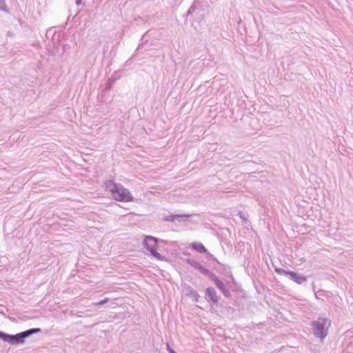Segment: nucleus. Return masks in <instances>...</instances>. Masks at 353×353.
<instances>
[{"instance_id":"obj_2","label":"nucleus","mask_w":353,"mask_h":353,"mask_svg":"<svg viewBox=\"0 0 353 353\" xmlns=\"http://www.w3.org/2000/svg\"><path fill=\"white\" fill-rule=\"evenodd\" d=\"M41 332V330L40 328H32L17 334L12 335L0 331V339L13 345L23 344L25 343V339Z\"/></svg>"},{"instance_id":"obj_17","label":"nucleus","mask_w":353,"mask_h":353,"mask_svg":"<svg viewBox=\"0 0 353 353\" xmlns=\"http://www.w3.org/2000/svg\"><path fill=\"white\" fill-rule=\"evenodd\" d=\"M239 214L240 217H241L242 219H243V220H245V218L244 217V216H243V213H242L241 212H239Z\"/></svg>"},{"instance_id":"obj_16","label":"nucleus","mask_w":353,"mask_h":353,"mask_svg":"<svg viewBox=\"0 0 353 353\" xmlns=\"http://www.w3.org/2000/svg\"><path fill=\"white\" fill-rule=\"evenodd\" d=\"M82 3V0H76V5L80 6Z\"/></svg>"},{"instance_id":"obj_13","label":"nucleus","mask_w":353,"mask_h":353,"mask_svg":"<svg viewBox=\"0 0 353 353\" xmlns=\"http://www.w3.org/2000/svg\"><path fill=\"white\" fill-rule=\"evenodd\" d=\"M108 301H109L108 298H105V299H103L102 301H101L99 302L93 303L92 304L94 305H103V304H105V303H108Z\"/></svg>"},{"instance_id":"obj_9","label":"nucleus","mask_w":353,"mask_h":353,"mask_svg":"<svg viewBox=\"0 0 353 353\" xmlns=\"http://www.w3.org/2000/svg\"><path fill=\"white\" fill-rule=\"evenodd\" d=\"M192 248L196 250L200 253H205L207 252V250L203 246V245L201 243H194L192 244Z\"/></svg>"},{"instance_id":"obj_12","label":"nucleus","mask_w":353,"mask_h":353,"mask_svg":"<svg viewBox=\"0 0 353 353\" xmlns=\"http://www.w3.org/2000/svg\"><path fill=\"white\" fill-rule=\"evenodd\" d=\"M0 10L8 12L6 5L5 3V0H0Z\"/></svg>"},{"instance_id":"obj_14","label":"nucleus","mask_w":353,"mask_h":353,"mask_svg":"<svg viewBox=\"0 0 353 353\" xmlns=\"http://www.w3.org/2000/svg\"><path fill=\"white\" fill-rule=\"evenodd\" d=\"M276 272H278L279 274H283L286 276H288V273L290 272L285 271V270L278 269V268L276 269Z\"/></svg>"},{"instance_id":"obj_15","label":"nucleus","mask_w":353,"mask_h":353,"mask_svg":"<svg viewBox=\"0 0 353 353\" xmlns=\"http://www.w3.org/2000/svg\"><path fill=\"white\" fill-rule=\"evenodd\" d=\"M166 347L170 353H176V352L170 347L169 344H167Z\"/></svg>"},{"instance_id":"obj_1","label":"nucleus","mask_w":353,"mask_h":353,"mask_svg":"<svg viewBox=\"0 0 353 353\" xmlns=\"http://www.w3.org/2000/svg\"><path fill=\"white\" fill-rule=\"evenodd\" d=\"M105 185L115 200L123 202H130L134 200L130 192L121 184L115 183L112 181H107Z\"/></svg>"},{"instance_id":"obj_11","label":"nucleus","mask_w":353,"mask_h":353,"mask_svg":"<svg viewBox=\"0 0 353 353\" xmlns=\"http://www.w3.org/2000/svg\"><path fill=\"white\" fill-rule=\"evenodd\" d=\"M215 283H216V287L219 289H220L221 291L224 292V290H225L224 283L221 281L218 280L217 279H215Z\"/></svg>"},{"instance_id":"obj_6","label":"nucleus","mask_w":353,"mask_h":353,"mask_svg":"<svg viewBox=\"0 0 353 353\" xmlns=\"http://www.w3.org/2000/svg\"><path fill=\"white\" fill-rule=\"evenodd\" d=\"M289 278L296 282L298 284H301L306 281V278L303 276L299 275L294 272H290L288 273Z\"/></svg>"},{"instance_id":"obj_4","label":"nucleus","mask_w":353,"mask_h":353,"mask_svg":"<svg viewBox=\"0 0 353 353\" xmlns=\"http://www.w3.org/2000/svg\"><path fill=\"white\" fill-rule=\"evenodd\" d=\"M144 247L157 259H162L161 255L157 252V239L152 236H146L143 241Z\"/></svg>"},{"instance_id":"obj_3","label":"nucleus","mask_w":353,"mask_h":353,"mask_svg":"<svg viewBox=\"0 0 353 353\" xmlns=\"http://www.w3.org/2000/svg\"><path fill=\"white\" fill-rule=\"evenodd\" d=\"M331 322L327 318H319L316 321H312L311 325L313 327L314 335L323 341L328 333Z\"/></svg>"},{"instance_id":"obj_10","label":"nucleus","mask_w":353,"mask_h":353,"mask_svg":"<svg viewBox=\"0 0 353 353\" xmlns=\"http://www.w3.org/2000/svg\"><path fill=\"white\" fill-rule=\"evenodd\" d=\"M190 264L192 266H194V268H196V269H198L203 274L207 275L209 273V270L208 269H206L204 267L200 265L198 263L193 262V263H190Z\"/></svg>"},{"instance_id":"obj_7","label":"nucleus","mask_w":353,"mask_h":353,"mask_svg":"<svg viewBox=\"0 0 353 353\" xmlns=\"http://www.w3.org/2000/svg\"><path fill=\"white\" fill-rule=\"evenodd\" d=\"M184 290L187 296H191L195 301H198L199 295L191 286H185Z\"/></svg>"},{"instance_id":"obj_5","label":"nucleus","mask_w":353,"mask_h":353,"mask_svg":"<svg viewBox=\"0 0 353 353\" xmlns=\"http://www.w3.org/2000/svg\"><path fill=\"white\" fill-rule=\"evenodd\" d=\"M190 216V214H175V215H169L164 217V221H184L185 218H189Z\"/></svg>"},{"instance_id":"obj_8","label":"nucleus","mask_w":353,"mask_h":353,"mask_svg":"<svg viewBox=\"0 0 353 353\" xmlns=\"http://www.w3.org/2000/svg\"><path fill=\"white\" fill-rule=\"evenodd\" d=\"M206 292L213 303H216L218 301V297L214 288H208L206 290Z\"/></svg>"}]
</instances>
